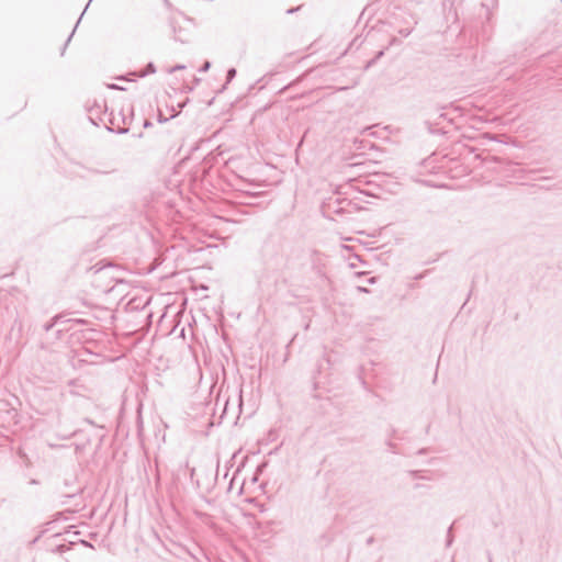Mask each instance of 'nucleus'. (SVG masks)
<instances>
[{"instance_id": "8", "label": "nucleus", "mask_w": 562, "mask_h": 562, "mask_svg": "<svg viewBox=\"0 0 562 562\" xmlns=\"http://www.w3.org/2000/svg\"><path fill=\"white\" fill-rule=\"evenodd\" d=\"M453 542V535H452V526L449 527L448 529V532H447V541H446V546L447 547H450Z\"/></svg>"}, {"instance_id": "17", "label": "nucleus", "mask_w": 562, "mask_h": 562, "mask_svg": "<svg viewBox=\"0 0 562 562\" xmlns=\"http://www.w3.org/2000/svg\"><path fill=\"white\" fill-rule=\"evenodd\" d=\"M349 265H350V267H351V268H355V267H356V265H357V261H350V263H349Z\"/></svg>"}, {"instance_id": "20", "label": "nucleus", "mask_w": 562, "mask_h": 562, "mask_svg": "<svg viewBox=\"0 0 562 562\" xmlns=\"http://www.w3.org/2000/svg\"><path fill=\"white\" fill-rule=\"evenodd\" d=\"M111 88L113 89H120L116 85H112Z\"/></svg>"}, {"instance_id": "1", "label": "nucleus", "mask_w": 562, "mask_h": 562, "mask_svg": "<svg viewBox=\"0 0 562 562\" xmlns=\"http://www.w3.org/2000/svg\"><path fill=\"white\" fill-rule=\"evenodd\" d=\"M103 109H105V104L101 105L97 102L88 109L89 120L93 125L98 126L100 122H103V119L100 116Z\"/></svg>"}, {"instance_id": "11", "label": "nucleus", "mask_w": 562, "mask_h": 562, "mask_svg": "<svg viewBox=\"0 0 562 562\" xmlns=\"http://www.w3.org/2000/svg\"><path fill=\"white\" fill-rule=\"evenodd\" d=\"M72 32H75V30H74ZM72 34H74V33H71V34L68 36V38H67V41H66V43H65V46H64V48H63V50H61V55H64V52H65V49H66V46H67V44L69 43V41L71 40Z\"/></svg>"}, {"instance_id": "18", "label": "nucleus", "mask_w": 562, "mask_h": 562, "mask_svg": "<svg viewBox=\"0 0 562 562\" xmlns=\"http://www.w3.org/2000/svg\"><path fill=\"white\" fill-rule=\"evenodd\" d=\"M149 125H150V122L145 121L144 126H145V127H147V126H149Z\"/></svg>"}, {"instance_id": "14", "label": "nucleus", "mask_w": 562, "mask_h": 562, "mask_svg": "<svg viewBox=\"0 0 562 562\" xmlns=\"http://www.w3.org/2000/svg\"><path fill=\"white\" fill-rule=\"evenodd\" d=\"M183 68H184V66L178 65V66H176V67L172 69V71H176V70H179V69H183Z\"/></svg>"}, {"instance_id": "19", "label": "nucleus", "mask_w": 562, "mask_h": 562, "mask_svg": "<svg viewBox=\"0 0 562 562\" xmlns=\"http://www.w3.org/2000/svg\"><path fill=\"white\" fill-rule=\"evenodd\" d=\"M353 259H355V260L360 261V258H359V256H357V255H356V256H353Z\"/></svg>"}, {"instance_id": "4", "label": "nucleus", "mask_w": 562, "mask_h": 562, "mask_svg": "<svg viewBox=\"0 0 562 562\" xmlns=\"http://www.w3.org/2000/svg\"><path fill=\"white\" fill-rule=\"evenodd\" d=\"M156 71V68L154 66L153 63H149L146 67L145 70H142L140 72L137 74L138 77H145L149 74H154ZM134 75H136V72H134Z\"/></svg>"}, {"instance_id": "10", "label": "nucleus", "mask_w": 562, "mask_h": 562, "mask_svg": "<svg viewBox=\"0 0 562 562\" xmlns=\"http://www.w3.org/2000/svg\"><path fill=\"white\" fill-rule=\"evenodd\" d=\"M411 32H412L411 29H404V30L400 31V34L403 35L404 37H406L411 34Z\"/></svg>"}, {"instance_id": "13", "label": "nucleus", "mask_w": 562, "mask_h": 562, "mask_svg": "<svg viewBox=\"0 0 562 562\" xmlns=\"http://www.w3.org/2000/svg\"><path fill=\"white\" fill-rule=\"evenodd\" d=\"M357 290L360 291V292H364V293L369 292L368 289H366L363 286H358Z\"/></svg>"}, {"instance_id": "2", "label": "nucleus", "mask_w": 562, "mask_h": 562, "mask_svg": "<svg viewBox=\"0 0 562 562\" xmlns=\"http://www.w3.org/2000/svg\"><path fill=\"white\" fill-rule=\"evenodd\" d=\"M408 474L413 479L431 480V477L429 476V471H426V470H411V471H408Z\"/></svg>"}, {"instance_id": "23", "label": "nucleus", "mask_w": 562, "mask_h": 562, "mask_svg": "<svg viewBox=\"0 0 562 562\" xmlns=\"http://www.w3.org/2000/svg\"><path fill=\"white\" fill-rule=\"evenodd\" d=\"M488 561H490V562H493V560H492V555H491L490 553H488Z\"/></svg>"}, {"instance_id": "7", "label": "nucleus", "mask_w": 562, "mask_h": 562, "mask_svg": "<svg viewBox=\"0 0 562 562\" xmlns=\"http://www.w3.org/2000/svg\"><path fill=\"white\" fill-rule=\"evenodd\" d=\"M384 55V52L383 50H380L378 52L376 56L369 60L366 65V69L370 68L379 58H381L382 56Z\"/></svg>"}, {"instance_id": "9", "label": "nucleus", "mask_w": 562, "mask_h": 562, "mask_svg": "<svg viewBox=\"0 0 562 562\" xmlns=\"http://www.w3.org/2000/svg\"><path fill=\"white\" fill-rule=\"evenodd\" d=\"M211 67V63L210 61H205L202 67L200 68V71H207Z\"/></svg>"}, {"instance_id": "12", "label": "nucleus", "mask_w": 562, "mask_h": 562, "mask_svg": "<svg viewBox=\"0 0 562 562\" xmlns=\"http://www.w3.org/2000/svg\"><path fill=\"white\" fill-rule=\"evenodd\" d=\"M158 121L159 123H164V122H167L168 121V117H164L161 113H159L158 115Z\"/></svg>"}, {"instance_id": "6", "label": "nucleus", "mask_w": 562, "mask_h": 562, "mask_svg": "<svg viewBox=\"0 0 562 562\" xmlns=\"http://www.w3.org/2000/svg\"><path fill=\"white\" fill-rule=\"evenodd\" d=\"M235 76H236V69L229 68L226 74V83L225 85L229 83L235 78ZM226 86H224V88Z\"/></svg>"}, {"instance_id": "15", "label": "nucleus", "mask_w": 562, "mask_h": 562, "mask_svg": "<svg viewBox=\"0 0 562 562\" xmlns=\"http://www.w3.org/2000/svg\"><path fill=\"white\" fill-rule=\"evenodd\" d=\"M368 282H369L370 284L375 283V278H374V277L370 278V279L368 280Z\"/></svg>"}, {"instance_id": "21", "label": "nucleus", "mask_w": 562, "mask_h": 562, "mask_svg": "<svg viewBox=\"0 0 562 562\" xmlns=\"http://www.w3.org/2000/svg\"><path fill=\"white\" fill-rule=\"evenodd\" d=\"M31 484H37V481L36 480H32Z\"/></svg>"}, {"instance_id": "5", "label": "nucleus", "mask_w": 562, "mask_h": 562, "mask_svg": "<svg viewBox=\"0 0 562 562\" xmlns=\"http://www.w3.org/2000/svg\"><path fill=\"white\" fill-rule=\"evenodd\" d=\"M60 318V316H55L50 322L44 325V330L49 331L50 329H53V327H55L59 323Z\"/></svg>"}, {"instance_id": "3", "label": "nucleus", "mask_w": 562, "mask_h": 562, "mask_svg": "<svg viewBox=\"0 0 562 562\" xmlns=\"http://www.w3.org/2000/svg\"><path fill=\"white\" fill-rule=\"evenodd\" d=\"M110 122V125H106V128L110 131V132H114L116 131L119 134H124V133H127V128H124V127H121L117 123H116V120L114 117H111L109 120Z\"/></svg>"}, {"instance_id": "22", "label": "nucleus", "mask_w": 562, "mask_h": 562, "mask_svg": "<svg viewBox=\"0 0 562 562\" xmlns=\"http://www.w3.org/2000/svg\"><path fill=\"white\" fill-rule=\"evenodd\" d=\"M372 541H373V538L368 539V543H372Z\"/></svg>"}, {"instance_id": "16", "label": "nucleus", "mask_w": 562, "mask_h": 562, "mask_svg": "<svg viewBox=\"0 0 562 562\" xmlns=\"http://www.w3.org/2000/svg\"><path fill=\"white\" fill-rule=\"evenodd\" d=\"M296 10H299V8H296V9H289L286 12H288V13H293V12H295Z\"/></svg>"}]
</instances>
